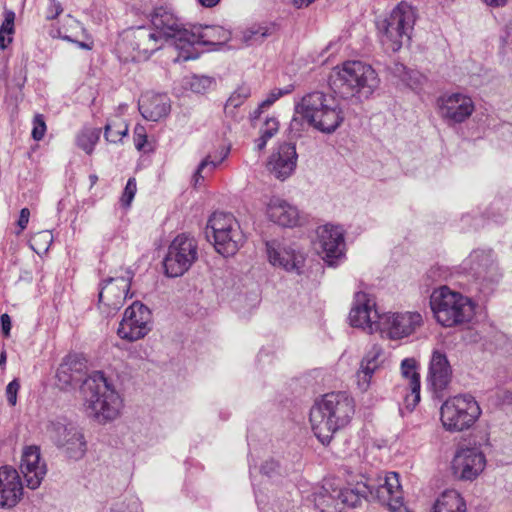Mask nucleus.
I'll use <instances>...</instances> for the list:
<instances>
[{
	"label": "nucleus",
	"mask_w": 512,
	"mask_h": 512,
	"mask_svg": "<svg viewBox=\"0 0 512 512\" xmlns=\"http://www.w3.org/2000/svg\"><path fill=\"white\" fill-rule=\"evenodd\" d=\"M337 498L342 510L345 507L355 508L366 500L378 501L386 505L390 512H410L403 504L399 474L396 472L387 473L378 483L367 478L364 482H357L353 487L337 489Z\"/></svg>",
	"instance_id": "f257e3e1"
},
{
	"label": "nucleus",
	"mask_w": 512,
	"mask_h": 512,
	"mask_svg": "<svg viewBox=\"0 0 512 512\" xmlns=\"http://www.w3.org/2000/svg\"><path fill=\"white\" fill-rule=\"evenodd\" d=\"M279 471H280V465L274 459L265 461L261 466L262 474H264L268 477H273L274 475L278 474Z\"/></svg>",
	"instance_id": "3c124183"
},
{
	"label": "nucleus",
	"mask_w": 512,
	"mask_h": 512,
	"mask_svg": "<svg viewBox=\"0 0 512 512\" xmlns=\"http://www.w3.org/2000/svg\"><path fill=\"white\" fill-rule=\"evenodd\" d=\"M280 29V25L275 21L255 23L242 32V41L246 45L262 43L264 39L274 35Z\"/></svg>",
	"instance_id": "2f4dec72"
},
{
	"label": "nucleus",
	"mask_w": 512,
	"mask_h": 512,
	"mask_svg": "<svg viewBox=\"0 0 512 512\" xmlns=\"http://www.w3.org/2000/svg\"><path fill=\"white\" fill-rule=\"evenodd\" d=\"M382 354V348L378 345H373L363 357L360 369L357 372V383L362 391H366L369 388L373 374L381 365L380 357Z\"/></svg>",
	"instance_id": "c756f323"
},
{
	"label": "nucleus",
	"mask_w": 512,
	"mask_h": 512,
	"mask_svg": "<svg viewBox=\"0 0 512 512\" xmlns=\"http://www.w3.org/2000/svg\"><path fill=\"white\" fill-rule=\"evenodd\" d=\"M430 307L437 322L444 327H453L469 322L474 315V305L471 300L450 290L447 286H442L432 292Z\"/></svg>",
	"instance_id": "423d86ee"
},
{
	"label": "nucleus",
	"mask_w": 512,
	"mask_h": 512,
	"mask_svg": "<svg viewBox=\"0 0 512 512\" xmlns=\"http://www.w3.org/2000/svg\"><path fill=\"white\" fill-rule=\"evenodd\" d=\"M391 72L401 78L403 81L406 80L405 74H406V67L401 63H394V65L390 68Z\"/></svg>",
	"instance_id": "6e6d98bb"
},
{
	"label": "nucleus",
	"mask_w": 512,
	"mask_h": 512,
	"mask_svg": "<svg viewBox=\"0 0 512 512\" xmlns=\"http://www.w3.org/2000/svg\"><path fill=\"white\" fill-rule=\"evenodd\" d=\"M187 49L191 51L195 44L202 45H222L228 42L231 38V32L222 26L194 25L187 34Z\"/></svg>",
	"instance_id": "b1692460"
},
{
	"label": "nucleus",
	"mask_w": 512,
	"mask_h": 512,
	"mask_svg": "<svg viewBox=\"0 0 512 512\" xmlns=\"http://www.w3.org/2000/svg\"><path fill=\"white\" fill-rule=\"evenodd\" d=\"M438 102L441 116L449 123H462L474 111L472 99L461 93L443 95Z\"/></svg>",
	"instance_id": "6ab92c4d"
},
{
	"label": "nucleus",
	"mask_w": 512,
	"mask_h": 512,
	"mask_svg": "<svg viewBox=\"0 0 512 512\" xmlns=\"http://www.w3.org/2000/svg\"><path fill=\"white\" fill-rule=\"evenodd\" d=\"M268 218L283 227H294L300 220L299 210L287 201L272 197L267 205Z\"/></svg>",
	"instance_id": "bb28decb"
},
{
	"label": "nucleus",
	"mask_w": 512,
	"mask_h": 512,
	"mask_svg": "<svg viewBox=\"0 0 512 512\" xmlns=\"http://www.w3.org/2000/svg\"><path fill=\"white\" fill-rule=\"evenodd\" d=\"M401 374L408 381L410 394L405 396L406 406L414 409L420 402V374L418 372L417 362L414 358H405L401 362Z\"/></svg>",
	"instance_id": "c85d7f7f"
},
{
	"label": "nucleus",
	"mask_w": 512,
	"mask_h": 512,
	"mask_svg": "<svg viewBox=\"0 0 512 512\" xmlns=\"http://www.w3.org/2000/svg\"><path fill=\"white\" fill-rule=\"evenodd\" d=\"M487 6L493 8L504 7L507 3V0H482Z\"/></svg>",
	"instance_id": "13d9d810"
},
{
	"label": "nucleus",
	"mask_w": 512,
	"mask_h": 512,
	"mask_svg": "<svg viewBox=\"0 0 512 512\" xmlns=\"http://www.w3.org/2000/svg\"><path fill=\"white\" fill-rule=\"evenodd\" d=\"M15 12L9 9L4 10V20L0 26V34L12 36L15 32Z\"/></svg>",
	"instance_id": "37998d69"
},
{
	"label": "nucleus",
	"mask_w": 512,
	"mask_h": 512,
	"mask_svg": "<svg viewBox=\"0 0 512 512\" xmlns=\"http://www.w3.org/2000/svg\"><path fill=\"white\" fill-rule=\"evenodd\" d=\"M378 318V331L391 340H400L408 337L423 323L422 315L418 312L387 313L380 315L374 311Z\"/></svg>",
	"instance_id": "ddd939ff"
},
{
	"label": "nucleus",
	"mask_w": 512,
	"mask_h": 512,
	"mask_svg": "<svg viewBox=\"0 0 512 512\" xmlns=\"http://www.w3.org/2000/svg\"><path fill=\"white\" fill-rule=\"evenodd\" d=\"M220 0H198V2L204 7H214L219 3Z\"/></svg>",
	"instance_id": "680f3d73"
},
{
	"label": "nucleus",
	"mask_w": 512,
	"mask_h": 512,
	"mask_svg": "<svg viewBox=\"0 0 512 512\" xmlns=\"http://www.w3.org/2000/svg\"><path fill=\"white\" fill-rule=\"evenodd\" d=\"M151 311L139 301L126 308L117 334L130 342L144 338L151 331Z\"/></svg>",
	"instance_id": "4468645a"
},
{
	"label": "nucleus",
	"mask_w": 512,
	"mask_h": 512,
	"mask_svg": "<svg viewBox=\"0 0 512 512\" xmlns=\"http://www.w3.org/2000/svg\"><path fill=\"white\" fill-rule=\"evenodd\" d=\"M46 433L51 442L71 460L82 459L87 452V441L83 429L66 418L48 422Z\"/></svg>",
	"instance_id": "1a4fd4ad"
},
{
	"label": "nucleus",
	"mask_w": 512,
	"mask_h": 512,
	"mask_svg": "<svg viewBox=\"0 0 512 512\" xmlns=\"http://www.w3.org/2000/svg\"><path fill=\"white\" fill-rule=\"evenodd\" d=\"M482 410L471 394H458L448 398L440 408V420L446 431L462 432L470 429Z\"/></svg>",
	"instance_id": "6e6552de"
},
{
	"label": "nucleus",
	"mask_w": 512,
	"mask_h": 512,
	"mask_svg": "<svg viewBox=\"0 0 512 512\" xmlns=\"http://www.w3.org/2000/svg\"><path fill=\"white\" fill-rule=\"evenodd\" d=\"M485 455L478 448H460L456 451L451 470L455 478L462 481H473L484 470Z\"/></svg>",
	"instance_id": "dca6fc26"
},
{
	"label": "nucleus",
	"mask_w": 512,
	"mask_h": 512,
	"mask_svg": "<svg viewBox=\"0 0 512 512\" xmlns=\"http://www.w3.org/2000/svg\"><path fill=\"white\" fill-rule=\"evenodd\" d=\"M329 85L343 99L354 97L359 101L369 99L380 85L375 69L362 61H346L333 69Z\"/></svg>",
	"instance_id": "7ed1b4c3"
},
{
	"label": "nucleus",
	"mask_w": 512,
	"mask_h": 512,
	"mask_svg": "<svg viewBox=\"0 0 512 512\" xmlns=\"http://www.w3.org/2000/svg\"><path fill=\"white\" fill-rule=\"evenodd\" d=\"M297 159L295 144L284 142L269 157L267 168L276 179L284 181L295 171Z\"/></svg>",
	"instance_id": "a211bd4d"
},
{
	"label": "nucleus",
	"mask_w": 512,
	"mask_h": 512,
	"mask_svg": "<svg viewBox=\"0 0 512 512\" xmlns=\"http://www.w3.org/2000/svg\"><path fill=\"white\" fill-rule=\"evenodd\" d=\"M82 394L87 415L99 424L114 421L120 414L122 399L102 371L86 376Z\"/></svg>",
	"instance_id": "20e7f679"
},
{
	"label": "nucleus",
	"mask_w": 512,
	"mask_h": 512,
	"mask_svg": "<svg viewBox=\"0 0 512 512\" xmlns=\"http://www.w3.org/2000/svg\"><path fill=\"white\" fill-rule=\"evenodd\" d=\"M310 497L315 508L320 512H342L337 498V489L329 492L324 486L317 487Z\"/></svg>",
	"instance_id": "473e14b6"
},
{
	"label": "nucleus",
	"mask_w": 512,
	"mask_h": 512,
	"mask_svg": "<svg viewBox=\"0 0 512 512\" xmlns=\"http://www.w3.org/2000/svg\"><path fill=\"white\" fill-rule=\"evenodd\" d=\"M138 108L145 119L158 121L169 114L170 99L164 93L147 92L139 99Z\"/></svg>",
	"instance_id": "a878e982"
},
{
	"label": "nucleus",
	"mask_w": 512,
	"mask_h": 512,
	"mask_svg": "<svg viewBox=\"0 0 512 512\" xmlns=\"http://www.w3.org/2000/svg\"><path fill=\"white\" fill-rule=\"evenodd\" d=\"M137 191V183L135 178H129L121 196V204L124 207H129L134 199Z\"/></svg>",
	"instance_id": "a19ab883"
},
{
	"label": "nucleus",
	"mask_w": 512,
	"mask_h": 512,
	"mask_svg": "<svg viewBox=\"0 0 512 512\" xmlns=\"http://www.w3.org/2000/svg\"><path fill=\"white\" fill-rule=\"evenodd\" d=\"M125 40L139 55L147 58L163 45V40L152 26H137L126 32Z\"/></svg>",
	"instance_id": "aec40b11"
},
{
	"label": "nucleus",
	"mask_w": 512,
	"mask_h": 512,
	"mask_svg": "<svg viewBox=\"0 0 512 512\" xmlns=\"http://www.w3.org/2000/svg\"><path fill=\"white\" fill-rule=\"evenodd\" d=\"M46 132V123L43 115L36 114L33 119L32 138L36 141L42 140Z\"/></svg>",
	"instance_id": "a18cd8bd"
},
{
	"label": "nucleus",
	"mask_w": 512,
	"mask_h": 512,
	"mask_svg": "<svg viewBox=\"0 0 512 512\" xmlns=\"http://www.w3.org/2000/svg\"><path fill=\"white\" fill-rule=\"evenodd\" d=\"M354 402L345 393H328L310 410L312 430L318 440L328 445L333 435L351 420Z\"/></svg>",
	"instance_id": "f03ea898"
},
{
	"label": "nucleus",
	"mask_w": 512,
	"mask_h": 512,
	"mask_svg": "<svg viewBox=\"0 0 512 512\" xmlns=\"http://www.w3.org/2000/svg\"><path fill=\"white\" fill-rule=\"evenodd\" d=\"M79 47L82 49H91L90 45L84 43V42H78Z\"/></svg>",
	"instance_id": "338daca9"
},
{
	"label": "nucleus",
	"mask_w": 512,
	"mask_h": 512,
	"mask_svg": "<svg viewBox=\"0 0 512 512\" xmlns=\"http://www.w3.org/2000/svg\"><path fill=\"white\" fill-rule=\"evenodd\" d=\"M12 40V36H9L7 34H0V49H6L7 46L12 42Z\"/></svg>",
	"instance_id": "bf43d9fd"
},
{
	"label": "nucleus",
	"mask_w": 512,
	"mask_h": 512,
	"mask_svg": "<svg viewBox=\"0 0 512 512\" xmlns=\"http://www.w3.org/2000/svg\"><path fill=\"white\" fill-rule=\"evenodd\" d=\"M190 89L195 93H205L208 91L213 85H215V80L209 76H193L189 82Z\"/></svg>",
	"instance_id": "ea45409f"
},
{
	"label": "nucleus",
	"mask_w": 512,
	"mask_h": 512,
	"mask_svg": "<svg viewBox=\"0 0 512 512\" xmlns=\"http://www.w3.org/2000/svg\"><path fill=\"white\" fill-rule=\"evenodd\" d=\"M40 462V452L37 447H27L22 455L21 463H38Z\"/></svg>",
	"instance_id": "8fccbe9b"
},
{
	"label": "nucleus",
	"mask_w": 512,
	"mask_h": 512,
	"mask_svg": "<svg viewBox=\"0 0 512 512\" xmlns=\"http://www.w3.org/2000/svg\"><path fill=\"white\" fill-rule=\"evenodd\" d=\"M20 470L23 474L26 486L32 490L38 488L46 474L45 464L38 463H21Z\"/></svg>",
	"instance_id": "c9c22d12"
},
{
	"label": "nucleus",
	"mask_w": 512,
	"mask_h": 512,
	"mask_svg": "<svg viewBox=\"0 0 512 512\" xmlns=\"http://www.w3.org/2000/svg\"><path fill=\"white\" fill-rule=\"evenodd\" d=\"M296 112L315 129L331 134L344 121V111L339 101L330 94L314 91L305 95L296 106Z\"/></svg>",
	"instance_id": "39448f33"
},
{
	"label": "nucleus",
	"mask_w": 512,
	"mask_h": 512,
	"mask_svg": "<svg viewBox=\"0 0 512 512\" xmlns=\"http://www.w3.org/2000/svg\"><path fill=\"white\" fill-rule=\"evenodd\" d=\"M6 364V352L2 351L0 354V366H4Z\"/></svg>",
	"instance_id": "0e129e2a"
},
{
	"label": "nucleus",
	"mask_w": 512,
	"mask_h": 512,
	"mask_svg": "<svg viewBox=\"0 0 512 512\" xmlns=\"http://www.w3.org/2000/svg\"><path fill=\"white\" fill-rule=\"evenodd\" d=\"M151 26L163 41L173 39L175 47L180 51L176 61L182 58L184 61L197 57L195 53L187 49V38L190 29L184 27L179 19L164 7H158L151 15Z\"/></svg>",
	"instance_id": "9b49d317"
},
{
	"label": "nucleus",
	"mask_w": 512,
	"mask_h": 512,
	"mask_svg": "<svg viewBox=\"0 0 512 512\" xmlns=\"http://www.w3.org/2000/svg\"><path fill=\"white\" fill-rule=\"evenodd\" d=\"M89 180H90V182H91V185H94V184H96V182L98 181V177H97V175H95V174H91V175L89 176Z\"/></svg>",
	"instance_id": "69168bd1"
},
{
	"label": "nucleus",
	"mask_w": 512,
	"mask_h": 512,
	"mask_svg": "<svg viewBox=\"0 0 512 512\" xmlns=\"http://www.w3.org/2000/svg\"><path fill=\"white\" fill-rule=\"evenodd\" d=\"M127 134L128 124L120 118L108 121L104 127V138L110 143L116 144L121 142Z\"/></svg>",
	"instance_id": "e433bc0d"
},
{
	"label": "nucleus",
	"mask_w": 512,
	"mask_h": 512,
	"mask_svg": "<svg viewBox=\"0 0 512 512\" xmlns=\"http://www.w3.org/2000/svg\"><path fill=\"white\" fill-rule=\"evenodd\" d=\"M293 87L291 85L287 86L284 89H273L267 96L266 99H264L260 103V108H269L272 106L280 97L283 95L289 94L292 92Z\"/></svg>",
	"instance_id": "79ce46f5"
},
{
	"label": "nucleus",
	"mask_w": 512,
	"mask_h": 512,
	"mask_svg": "<svg viewBox=\"0 0 512 512\" xmlns=\"http://www.w3.org/2000/svg\"><path fill=\"white\" fill-rule=\"evenodd\" d=\"M433 512H466V503L456 490H446L437 498Z\"/></svg>",
	"instance_id": "f704fd0d"
},
{
	"label": "nucleus",
	"mask_w": 512,
	"mask_h": 512,
	"mask_svg": "<svg viewBox=\"0 0 512 512\" xmlns=\"http://www.w3.org/2000/svg\"><path fill=\"white\" fill-rule=\"evenodd\" d=\"M63 11L61 4L56 0H50L49 6L47 8L46 18L48 20H53L57 18Z\"/></svg>",
	"instance_id": "603ef678"
},
{
	"label": "nucleus",
	"mask_w": 512,
	"mask_h": 512,
	"mask_svg": "<svg viewBox=\"0 0 512 512\" xmlns=\"http://www.w3.org/2000/svg\"><path fill=\"white\" fill-rule=\"evenodd\" d=\"M278 129V120L274 117H270L265 120L263 126L260 128V134L270 140L278 132Z\"/></svg>",
	"instance_id": "49530a36"
},
{
	"label": "nucleus",
	"mask_w": 512,
	"mask_h": 512,
	"mask_svg": "<svg viewBox=\"0 0 512 512\" xmlns=\"http://www.w3.org/2000/svg\"><path fill=\"white\" fill-rule=\"evenodd\" d=\"M133 133H134V144H135L136 149L138 151H144L145 146L147 144L146 128L141 124H137L134 127Z\"/></svg>",
	"instance_id": "de8ad7c7"
},
{
	"label": "nucleus",
	"mask_w": 512,
	"mask_h": 512,
	"mask_svg": "<svg viewBox=\"0 0 512 512\" xmlns=\"http://www.w3.org/2000/svg\"><path fill=\"white\" fill-rule=\"evenodd\" d=\"M218 164L219 162L209 160V157L203 159L194 174L195 184L204 179L205 176L202 175L203 172L206 174L211 173Z\"/></svg>",
	"instance_id": "c03bdc74"
},
{
	"label": "nucleus",
	"mask_w": 512,
	"mask_h": 512,
	"mask_svg": "<svg viewBox=\"0 0 512 512\" xmlns=\"http://www.w3.org/2000/svg\"><path fill=\"white\" fill-rule=\"evenodd\" d=\"M20 389L18 379H13L6 387V397L10 406H15L17 403V394Z\"/></svg>",
	"instance_id": "09e8293b"
},
{
	"label": "nucleus",
	"mask_w": 512,
	"mask_h": 512,
	"mask_svg": "<svg viewBox=\"0 0 512 512\" xmlns=\"http://www.w3.org/2000/svg\"><path fill=\"white\" fill-rule=\"evenodd\" d=\"M198 258V245L194 237L178 235L169 245L163 260L165 274L175 278L182 276Z\"/></svg>",
	"instance_id": "f8f14e48"
},
{
	"label": "nucleus",
	"mask_w": 512,
	"mask_h": 512,
	"mask_svg": "<svg viewBox=\"0 0 512 512\" xmlns=\"http://www.w3.org/2000/svg\"><path fill=\"white\" fill-rule=\"evenodd\" d=\"M375 303L372 302L368 294L358 292L355 295L354 305L349 313L350 324L353 327L362 328L369 333L378 331V318L375 317Z\"/></svg>",
	"instance_id": "412c9836"
},
{
	"label": "nucleus",
	"mask_w": 512,
	"mask_h": 512,
	"mask_svg": "<svg viewBox=\"0 0 512 512\" xmlns=\"http://www.w3.org/2000/svg\"><path fill=\"white\" fill-rule=\"evenodd\" d=\"M85 369V361L79 355L69 354L59 365L56 377L62 388L75 387L80 383L82 384V388L86 378L84 377Z\"/></svg>",
	"instance_id": "393cba45"
},
{
	"label": "nucleus",
	"mask_w": 512,
	"mask_h": 512,
	"mask_svg": "<svg viewBox=\"0 0 512 512\" xmlns=\"http://www.w3.org/2000/svg\"><path fill=\"white\" fill-rule=\"evenodd\" d=\"M216 251L224 257L233 256L243 245L245 237L240 227L211 236Z\"/></svg>",
	"instance_id": "7c9ffc66"
},
{
	"label": "nucleus",
	"mask_w": 512,
	"mask_h": 512,
	"mask_svg": "<svg viewBox=\"0 0 512 512\" xmlns=\"http://www.w3.org/2000/svg\"><path fill=\"white\" fill-rule=\"evenodd\" d=\"M268 140L269 139H266L260 134V136L255 140L257 150L262 151L266 147Z\"/></svg>",
	"instance_id": "052dcab7"
},
{
	"label": "nucleus",
	"mask_w": 512,
	"mask_h": 512,
	"mask_svg": "<svg viewBox=\"0 0 512 512\" xmlns=\"http://www.w3.org/2000/svg\"><path fill=\"white\" fill-rule=\"evenodd\" d=\"M463 270L474 278L478 290L491 295L501 280V273L492 250L476 249L462 263Z\"/></svg>",
	"instance_id": "9d476101"
},
{
	"label": "nucleus",
	"mask_w": 512,
	"mask_h": 512,
	"mask_svg": "<svg viewBox=\"0 0 512 512\" xmlns=\"http://www.w3.org/2000/svg\"><path fill=\"white\" fill-rule=\"evenodd\" d=\"M101 129L85 128L77 136V145L87 154H91L100 139Z\"/></svg>",
	"instance_id": "4c0bfd02"
},
{
	"label": "nucleus",
	"mask_w": 512,
	"mask_h": 512,
	"mask_svg": "<svg viewBox=\"0 0 512 512\" xmlns=\"http://www.w3.org/2000/svg\"><path fill=\"white\" fill-rule=\"evenodd\" d=\"M319 254L328 266L335 267L345 257L344 230L341 226L326 224L317 230Z\"/></svg>",
	"instance_id": "2eb2a0df"
},
{
	"label": "nucleus",
	"mask_w": 512,
	"mask_h": 512,
	"mask_svg": "<svg viewBox=\"0 0 512 512\" xmlns=\"http://www.w3.org/2000/svg\"><path fill=\"white\" fill-rule=\"evenodd\" d=\"M30 217V211L28 208H22L20 211L19 219L17 221V225L19 227V231L17 234H20L28 225Z\"/></svg>",
	"instance_id": "864d4df0"
},
{
	"label": "nucleus",
	"mask_w": 512,
	"mask_h": 512,
	"mask_svg": "<svg viewBox=\"0 0 512 512\" xmlns=\"http://www.w3.org/2000/svg\"><path fill=\"white\" fill-rule=\"evenodd\" d=\"M452 370L446 355L434 351L429 365V381L435 391L444 390L451 380Z\"/></svg>",
	"instance_id": "cd10ccee"
},
{
	"label": "nucleus",
	"mask_w": 512,
	"mask_h": 512,
	"mask_svg": "<svg viewBox=\"0 0 512 512\" xmlns=\"http://www.w3.org/2000/svg\"><path fill=\"white\" fill-rule=\"evenodd\" d=\"M416 22L415 9L407 2H400L383 21L378 24L382 45L392 52L409 44Z\"/></svg>",
	"instance_id": "0eeeda50"
},
{
	"label": "nucleus",
	"mask_w": 512,
	"mask_h": 512,
	"mask_svg": "<svg viewBox=\"0 0 512 512\" xmlns=\"http://www.w3.org/2000/svg\"><path fill=\"white\" fill-rule=\"evenodd\" d=\"M265 108H260V104L258 105L257 109H255L253 111V113H251V119L252 120H255V119H258L260 117V115L262 114L263 110Z\"/></svg>",
	"instance_id": "e2e57ef3"
},
{
	"label": "nucleus",
	"mask_w": 512,
	"mask_h": 512,
	"mask_svg": "<svg viewBox=\"0 0 512 512\" xmlns=\"http://www.w3.org/2000/svg\"><path fill=\"white\" fill-rule=\"evenodd\" d=\"M1 329L4 336L8 337L11 330V318L8 314L4 313L0 317Z\"/></svg>",
	"instance_id": "5fc2aeb1"
},
{
	"label": "nucleus",
	"mask_w": 512,
	"mask_h": 512,
	"mask_svg": "<svg viewBox=\"0 0 512 512\" xmlns=\"http://www.w3.org/2000/svg\"><path fill=\"white\" fill-rule=\"evenodd\" d=\"M238 227H240V225L231 213L214 212L209 217L206 225V238L210 241L211 236Z\"/></svg>",
	"instance_id": "72a5a7b5"
},
{
	"label": "nucleus",
	"mask_w": 512,
	"mask_h": 512,
	"mask_svg": "<svg viewBox=\"0 0 512 512\" xmlns=\"http://www.w3.org/2000/svg\"><path fill=\"white\" fill-rule=\"evenodd\" d=\"M269 262L273 266H279L288 272H295L300 275L305 263L303 253L296 251L291 247H282L271 241L266 243Z\"/></svg>",
	"instance_id": "5701e85b"
},
{
	"label": "nucleus",
	"mask_w": 512,
	"mask_h": 512,
	"mask_svg": "<svg viewBox=\"0 0 512 512\" xmlns=\"http://www.w3.org/2000/svg\"><path fill=\"white\" fill-rule=\"evenodd\" d=\"M23 496V484L19 473L12 467L0 468V508L15 507Z\"/></svg>",
	"instance_id": "4be33fe9"
},
{
	"label": "nucleus",
	"mask_w": 512,
	"mask_h": 512,
	"mask_svg": "<svg viewBox=\"0 0 512 512\" xmlns=\"http://www.w3.org/2000/svg\"><path fill=\"white\" fill-rule=\"evenodd\" d=\"M251 95L250 87L246 85L239 86L228 98L225 105L226 113H230V109H236L240 107L246 99Z\"/></svg>",
	"instance_id": "58836bf2"
},
{
	"label": "nucleus",
	"mask_w": 512,
	"mask_h": 512,
	"mask_svg": "<svg viewBox=\"0 0 512 512\" xmlns=\"http://www.w3.org/2000/svg\"><path fill=\"white\" fill-rule=\"evenodd\" d=\"M315 1L316 0H291V4L296 9H302V8L308 7L309 5L314 3Z\"/></svg>",
	"instance_id": "4d7b16f0"
},
{
	"label": "nucleus",
	"mask_w": 512,
	"mask_h": 512,
	"mask_svg": "<svg viewBox=\"0 0 512 512\" xmlns=\"http://www.w3.org/2000/svg\"><path fill=\"white\" fill-rule=\"evenodd\" d=\"M506 394H507V395H506L505 399H509V400H511V401H512V394H511V393H509V392H507Z\"/></svg>",
	"instance_id": "774afa93"
},
{
	"label": "nucleus",
	"mask_w": 512,
	"mask_h": 512,
	"mask_svg": "<svg viewBox=\"0 0 512 512\" xmlns=\"http://www.w3.org/2000/svg\"><path fill=\"white\" fill-rule=\"evenodd\" d=\"M134 273L127 270L124 276L109 277L99 284L98 304H103L113 310L123 305L130 290Z\"/></svg>",
	"instance_id": "f3484780"
}]
</instances>
